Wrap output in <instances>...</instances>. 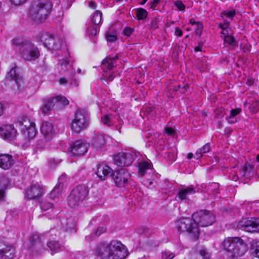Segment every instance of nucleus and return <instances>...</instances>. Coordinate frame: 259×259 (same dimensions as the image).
<instances>
[{"label":"nucleus","instance_id":"nucleus-1","mask_svg":"<svg viewBox=\"0 0 259 259\" xmlns=\"http://www.w3.org/2000/svg\"><path fill=\"white\" fill-rule=\"evenodd\" d=\"M93 254L97 259H124L128 255L125 246L116 240L99 244Z\"/></svg>","mask_w":259,"mask_h":259},{"label":"nucleus","instance_id":"nucleus-2","mask_svg":"<svg viewBox=\"0 0 259 259\" xmlns=\"http://www.w3.org/2000/svg\"><path fill=\"white\" fill-rule=\"evenodd\" d=\"M52 6L51 0H37L30 6L29 16L33 20L41 22L50 15Z\"/></svg>","mask_w":259,"mask_h":259},{"label":"nucleus","instance_id":"nucleus-3","mask_svg":"<svg viewBox=\"0 0 259 259\" xmlns=\"http://www.w3.org/2000/svg\"><path fill=\"white\" fill-rule=\"evenodd\" d=\"M223 245L224 249L232 257L243 255L247 250V246L240 237H228L224 239Z\"/></svg>","mask_w":259,"mask_h":259},{"label":"nucleus","instance_id":"nucleus-4","mask_svg":"<svg viewBox=\"0 0 259 259\" xmlns=\"http://www.w3.org/2000/svg\"><path fill=\"white\" fill-rule=\"evenodd\" d=\"M13 44L19 47L20 54L25 61L35 60L40 55L37 47L29 41H23L21 38H16L13 39Z\"/></svg>","mask_w":259,"mask_h":259},{"label":"nucleus","instance_id":"nucleus-5","mask_svg":"<svg viewBox=\"0 0 259 259\" xmlns=\"http://www.w3.org/2000/svg\"><path fill=\"white\" fill-rule=\"evenodd\" d=\"M176 227L180 232H187L192 240H196L199 238V229L197 224L194 223L193 217L180 218L176 222Z\"/></svg>","mask_w":259,"mask_h":259},{"label":"nucleus","instance_id":"nucleus-6","mask_svg":"<svg viewBox=\"0 0 259 259\" xmlns=\"http://www.w3.org/2000/svg\"><path fill=\"white\" fill-rule=\"evenodd\" d=\"M89 124V117L87 112L83 110H78L71 124V128L75 133H79L86 128Z\"/></svg>","mask_w":259,"mask_h":259},{"label":"nucleus","instance_id":"nucleus-7","mask_svg":"<svg viewBox=\"0 0 259 259\" xmlns=\"http://www.w3.org/2000/svg\"><path fill=\"white\" fill-rule=\"evenodd\" d=\"M89 193L88 187L84 185L77 186L68 197V203L71 207L77 206L87 197Z\"/></svg>","mask_w":259,"mask_h":259},{"label":"nucleus","instance_id":"nucleus-8","mask_svg":"<svg viewBox=\"0 0 259 259\" xmlns=\"http://www.w3.org/2000/svg\"><path fill=\"white\" fill-rule=\"evenodd\" d=\"M194 223L199 227H205L211 225L215 221V217L211 212L207 210H200L192 215Z\"/></svg>","mask_w":259,"mask_h":259},{"label":"nucleus","instance_id":"nucleus-9","mask_svg":"<svg viewBox=\"0 0 259 259\" xmlns=\"http://www.w3.org/2000/svg\"><path fill=\"white\" fill-rule=\"evenodd\" d=\"M21 131L24 138L28 141L33 139L37 133L35 124L34 122L27 117H23L19 121Z\"/></svg>","mask_w":259,"mask_h":259},{"label":"nucleus","instance_id":"nucleus-10","mask_svg":"<svg viewBox=\"0 0 259 259\" xmlns=\"http://www.w3.org/2000/svg\"><path fill=\"white\" fill-rule=\"evenodd\" d=\"M38 38L44 46L51 50H58L61 48V40L47 32H42L38 35Z\"/></svg>","mask_w":259,"mask_h":259},{"label":"nucleus","instance_id":"nucleus-11","mask_svg":"<svg viewBox=\"0 0 259 259\" xmlns=\"http://www.w3.org/2000/svg\"><path fill=\"white\" fill-rule=\"evenodd\" d=\"M112 178L116 185L119 187H125L130 183L132 180L131 175L125 168L115 170L113 173Z\"/></svg>","mask_w":259,"mask_h":259},{"label":"nucleus","instance_id":"nucleus-12","mask_svg":"<svg viewBox=\"0 0 259 259\" xmlns=\"http://www.w3.org/2000/svg\"><path fill=\"white\" fill-rule=\"evenodd\" d=\"M136 157L132 151L121 152L114 156V163L118 166H128L132 164Z\"/></svg>","mask_w":259,"mask_h":259},{"label":"nucleus","instance_id":"nucleus-13","mask_svg":"<svg viewBox=\"0 0 259 259\" xmlns=\"http://www.w3.org/2000/svg\"><path fill=\"white\" fill-rule=\"evenodd\" d=\"M237 226L246 232H257L259 231V218L242 219L238 223Z\"/></svg>","mask_w":259,"mask_h":259},{"label":"nucleus","instance_id":"nucleus-14","mask_svg":"<svg viewBox=\"0 0 259 259\" xmlns=\"http://www.w3.org/2000/svg\"><path fill=\"white\" fill-rule=\"evenodd\" d=\"M90 145L82 140H77L73 142L68 148L70 155L80 156L87 152Z\"/></svg>","mask_w":259,"mask_h":259},{"label":"nucleus","instance_id":"nucleus-15","mask_svg":"<svg viewBox=\"0 0 259 259\" xmlns=\"http://www.w3.org/2000/svg\"><path fill=\"white\" fill-rule=\"evenodd\" d=\"M115 61L114 58H106L102 62V69L104 72L103 75L109 81H112L114 78L111 70L114 66Z\"/></svg>","mask_w":259,"mask_h":259},{"label":"nucleus","instance_id":"nucleus-16","mask_svg":"<svg viewBox=\"0 0 259 259\" xmlns=\"http://www.w3.org/2000/svg\"><path fill=\"white\" fill-rule=\"evenodd\" d=\"M40 133L46 141H50L55 137V130L53 125L49 122H43L40 126Z\"/></svg>","mask_w":259,"mask_h":259},{"label":"nucleus","instance_id":"nucleus-17","mask_svg":"<svg viewBox=\"0 0 259 259\" xmlns=\"http://www.w3.org/2000/svg\"><path fill=\"white\" fill-rule=\"evenodd\" d=\"M0 135L5 140H14L17 135V131L12 124H6L0 127Z\"/></svg>","mask_w":259,"mask_h":259},{"label":"nucleus","instance_id":"nucleus-18","mask_svg":"<svg viewBox=\"0 0 259 259\" xmlns=\"http://www.w3.org/2000/svg\"><path fill=\"white\" fill-rule=\"evenodd\" d=\"M44 194V189L39 184H33L26 190V196L29 199H38Z\"/></svg>","mask_w":259,"mask_h":259},{"label":"nucleus","instance_id":"nucleus-19","mask_svg":"<svg viewBox=\"0 0 259 259\" xmlns=\"http://www.w3.org/2000/svg\"><path fill=\"white\" fill-rule=\"evenodd\" d=\"M64 179V176L62 175L59 178L58 184L53 190L50 192L49 195V199L50 201H55L59 199L61 196V193L63 189V183L62 181Z\"/></svg>","mask_w":259,"mask_h":259},{"label":"nucleus","instance_id":"nucleus-20","mask_svg":"<svg viewBox=\"0 0 259 259\" xmlns=\"http://www.w3.org/2000/svg\"><path fill=\"white\" fill-rule=\"evenodd\" d=\"M14 164V159L12 155L8 154H0V167L7 170L11 168Z\"/></svg>","mask_w":259,"mask_h":259},{"label":"nucleus","instance_id":"nucleus-21","mask_svg":"<svg viewBox=\"0 0 259 259\" xmlns=\"http://www.w3.org/2000/svg\"><path fill=\"white\" fill-rule=\"evenodd\" d=\"M0 254L4 259H12L14 256V249L12 246L0 242Z\"/></svg>","mask_w":259,"mask_h":259},{"label":"nucleus","instance_id":"nucleus-22","mask_svg":"<svg viewBox=\"0 0 259 259\" xmlns=\"http://www.w3.org/2000/svg\"><path fill=\"white\" fill-rule=\"evenodd\" d=\"M60 65L62 72H70L71 74H75V70L72 67V62L70 57L63 58L60 60Z\"/></svg>","mask_w":259,"mask_h":259},{"label":"nucleus","instance_id":"nucleus-23","mask_svg":"<svg viewBox=\"0 0 259 259\" xmlns=\"http://www.w3.org/2000/svg\"><path fill=\"white\" fill-rule=\"evenodd\" d=\"M111 170V168L106 164H100L98 167L96 174L101 180H105Z\"/></svg>","mask_w":259,"mask_h":259},{"label":"nucleus","instance_id":"nucleus-24","mask_svg":"<svg viewBox=\"0 0 259 259\" xmlns=\"http://www.w3.org/2000/svg\"><path fill=\"white\" fill-rule=\"evenodd\" d=\"M106 139L102 135L94 136L92 140V145L97 150L101 149L105 144Z\"/></svg>","mask_w":259,"mask_h":259},{"label":"nucleus","instance_id":"nucleus-25","mask_svg":"<svg viewBox=\"0 0 259 259\" xmlns=\"http://www.w3.org/2000/svg\"><path fill=\"white\" fill-rule=\"evenodd\" d=\"M19 71V68L15 65L7 75V78L8 79L14 80L18 86L20 85L19 81L20 80Z\"/></svg>","mask_w":259,"mask_h":259},{"label":"nucleus","instance_id":"nucleus-26","mask_svg":"<svg viewBox=\"0 0 259 259\" xmlns=\"http://www.w3.org/2000/svg\"><path fill=\"white\" fill-rule=\"evenodd\" d=\"M195 193L196 190L195 188L193 186H191L189 187L184 188L180 190L178 194V196L180 199L183 200L186 199L189 195L193 194Z\"/></svg>","mask_w":259,"mask_h":259},{"label":"nucleus","instance_id":"nucleus-27","mask_svg":"<svg viewBox=\"0 0 259 259\" xmlns=\"http://www.w3.org/2000/svg\"><path fill=\"white\" fill-rule=\"evenodd\" d=\"M241 109L237 108L232 109L230 112V115L226 117V120L230 124H233L238 120L237 116L241 112Z\"/></svg>","mask_w":259,"mask_h":259},{"label":"nucleus","instance_id":"nucleus-28","mask_svg":"<svg viewBox=\"0 0 259 259\" xmlns=\"http://www.w3.org/2000/svg\"><path fill=\"white\" fill-rule=\"evenodd\" d=\"M55 105H56L55 101H54V98H49L44 101L43 105L40 110L44 113H46Z\"/></svg>","mask_w":259,"mask_h":259},{"label":"nucleus","instance_id":"nucleus-29","mask_svg":"<svg viewBox=\"0 0 259 259\" xmlns=\"http://www.w3.org/2000/svg\"><path fill=\"white\" fill-rule=\"evenodd\" d=\"M55 105H56L55 101H54V98H49L44 101L43 105L40 110L44 113H46Z\"/></svg>","mask_w":259,"mask_h":259},{"label":"nucleus","instance_id":"nucleus-30","mask_svg":"<svg viewBox=\"0 0 259 259\" xmlns=\"http://www.w3.org/2000/svg\"><path fill=\"white\" fill-rule=\"evenodd\" d=\"M55 105H56L55 101H54V98H49L44 101L43 105L40 110L44 113H46Z\"/></svg>","mask_w":259,"mask_h":259},{"label":"nucleus","instance_id":"nucleus-31","mask_svg":"<svg viewBox=\"0 0 259 259\" xmlns=\"http://www.w3.org/2000/svg\"><path fill=\"white\" fill-rule=\"evenodd\" d=\"M55 105H56L55 101H54V98H49L44 101L43 105L40 110L44 113H46Z\"/></svg>","mask_w":259,"mask_h":259},{"label":"nucleus","instance_id":"nucleus-32","mask_svg":"<svg viewBox=\"0 0 259 259\" xmlns=\"http://www.w3.org/2000/svg\"><path fill=\"white\" fill-rule=\"evenodd\" d=\"M151 162L147 161H141L138 163V171L141 175H144L147 171L152 168Z\"/></svg>","mask_w":259,"mask_h":259},{"label":"nucleus","instance_id":"nucleus-33","mask_svg":"<svg viewBox=\"0 0 259 259\" xmlns=\"http://www.w3.org/2000/svg\"><path fill=\"white\" fill-rule=\"evenodd\" d=\"M9 183V179L6 177L0 178V200L3 199L5 196V191Z\"/></svg>","mask_w":259,"mask_h":259},{"label":"nucleus","instance_id":"nucleus-34","mask_svg":"<svg viewBox=\"0 0 259 259\" xmlns=\"http://www.w3.org/2000/svg\"><path fill=\"white\" fill-rule=\"evenodd\" d=\"M210 255L204 248H201L197 253L193 255L191 259H209Z\"/></svg>","mask_w":259,"mask_h":259},{"label":"nucleus","instance_id":"nucleus-35","mask_svg":"<svg viewBox=\"0 0 259 259\" xmlns=\"http://www.w3.org/2000/svg\"><path fill=\"white\" fill-rule=\"evenodd\" d=\"M210 149L211 148L209 143L205 144L203 147L197 150L195 154V157L196 159H199L204 154L209 152Z\"/></svg>","mask_w":259,"mask_h":259},{"label":"nucleus","instance_id":"nucleus-36","mask_svg":"<svg viewBox=\"0 0 259 259\" xmlns=\"http://www.w3.org/2000/svg\"><path fill=\"white\" fill-rule=\"evenodd\" d=\"M101 121L104 125L110 126L115 123V117L112 114L104 115L102 117Z\"/></svg>","mask_w":259,"mask_h":259},{"label":"nucleus","instance_id":"nucleus-37","mask_svg":"<svg viewBox=\"0 0 259 259\" xmlns=\"http://www.w3.org/2000/svg\"><path fill=\"white\" fill-rule=\"evenodd\" d=\"M102 13L100 11H96L92 15L91 22L95 25L100 24L102 21Z\"/></svg>","mask_w":259,"mask_h":259},{"label":"nucleus","instance_id":"nucleus-38","mask_svg":"<svg viewBox=\"0 0 259 259\" xmlns=\"http://www.w3.org/2000/svg\"><path fill=\"white\" fill-rule=\"evenodd\" d=\"M54 101H55L56 103V106H65L69 104V101L67 99L62 96L59 95L55 97H54Z\"/></svg>","mask_w":259,"mask_h":259},{"label":"nucleus","instance_id":"nucleus-39","mask_svg":"<svg viewBox=\"0 0 259 259\" xmlns=\"http://www.w3.org/2000/svg\"><path fill=\"white\" fill-rule=\"evenodd\" d=\"M48 247L51 251V254L53 255L54 253L58 252L60 248V245L57 241H51L47 243Z\"/></svg>","mask_w":259,"mask_h":259},{"label":"nucleus","instance_id":"nucleus-40","mask_svg":"<svg viewBox=\"0 0 259 259\" xmlns=\"http://www.w3.org/2000/svg\"><path fill=\"white\" fill-rule=\"evenodd\" d=\"M32 249L36 253H40L44 250V246L40 241H35L32 244Z\"/></svg>","mask_w":259,"mask_h":259},{"label":"nucleus","instance_id":"nucleus-41","mask_svg":"<svg viewBox=\"0 0 259 259\" xmlns=\"http://www.w3.org/2000/svg\"><path fill=\"white\" fill-rule=\"evenodd\" d=\"M249 109L252 114H255L259 111V101L254 100L249 102Z\"/></svg>","mask_w":259,"mask_h":259},{"label":"nucleus","instance_id":"nucleus-42","mask_svg":"<svg viewBox=\"0 0 259 259\" xmlns=\"http://www.w3.org/2000/svg\"><path fill=\"white\" fill-rule=\"evenodd\" d=\"M105 37L108 42H114L117 39L116 32L114 31H108L106 32Z\"/></svg>","mask_w":259,"mask_h":259},{"label":"nucleus","instance_id":"nucleus-43","mask_svg":"<svg viewBox=\"0 0 259 259\" xmlns=\"http://www.w3.org/2000/svg\"><path fill=\"white\" fill-rule=\"evenodd\" d=\"M136 12V16L138 20H144L148 16L147 12L143 8L137 9Z\"/></svg>","mask_w":259,"mask_h":259},{"label":"nucleus","instance_id":"nucleus-44","mask_svg":"<svg viewBox=\"0 0 259 259\" xmlns=\"http://www.w3.org/2000/svg\"><path fill=\"white\" fill-rule=\"evenodd\" d=\"M56 204L53 203L50 200H46L40 203V207L44 210H47L51 208H55Z\"/></svg>","mask_w":259,"mask_h":259},{"label":"nucleus","instance_id":"nucleus-45","mask_svg":"<svg viewBox=\"0 0 259 259\" xmlns=\"http://www.w3.org/2000/svg\"><path fill=\"white\" fill-rule=\"evenodd\" d=\"M221 15L222 18H224V17L226 16L228 19L232 20L233 18L236 15V11L233 9L231 10H225L222 12Z\"/></svg>","mask_w":259,"mask_h":259},{"label":"nucleus","instance_id":"nucleus-46","mask_svg":"<svg viewBox=\"0 0 259 259\" xmlns=\"http://www.w3.org/2000/svg\"><path fill=\"white\" fill-rule=\"evenodd\" d=\"M223 39L225 44H228L231 46L233 47L237 45V43L234 38L230 35L224 37Z\"/></svg>","mask_w":259,"mask_h":259},{"label":"nucleus","instance_id":"nucleus-47","mask_svg":"<svg viewBox=\"0 0 259 259\" xmlns=\"http://www.w3.org/2000/svg\"><path fill=\"white\" fill-rule=\"evenodd\" d=\"M229 22H227V21H225L224 24H220V27L222 30V35H223V38L228 35H229V33L228 32V28L229 27Z\"/></svg>","mask_w":259,"mask_h":259},{"label":"nucleus","instance_id":"nucleus-48","mask_svg":"<svg viewBox=\"0 0 259 259\" xmlns=\"http://www.w3.org/2000/svg\"><path fill=\"white\" fill-rule=\"evenodd\" d=\"M61 160L59 159H55L54 158H51L48 161L49 166L52 167L56 166L58 164L61 163Z\"/></svg>","mask_w":259,"mask_h":259},{"label":"nucleus","instance_id":"nucleus-49","mask_svg":"<svg viewBox=\"0 0 259 259\" xmlns=\"http://www.w3.org/2000/svg\"><path fill=\"white\" fill-rule=\"evenodd\" d=\"M252 247L254 249V253L256 256L259 258V241L254 240L252 243Z\"/></svg>","mask_w":259,"mask_h":259},{"label":"nucleus","instance_id":"nucleus-50","mask_svg":"<svg viewBox=\"0 0 259 259\" xmlns=\"http://www.w3.org/2000/svg\"><path fill=\"white\" fill-rule=\"evenodd\" d=\"M175 254L169 252H164L162 254V259H172L175 257Z\"/></svg>","mask_w":259,"mask_h":259},{"label":"nucleus","instance_id":"nucleus-51","mask_svg":"<svg viewBox=\"0 0 259 259\" xmlns=\"http://www.w3.org/2000/svg\"><path fill=\"white\" fill-rule=\"evenodd\" d=\"M175 5L180 11H184L186 8L185 5L180 1H176L175 3Z\"/></svg>","mask_w":259,"mask_h":259},{"label":"nucleus","instance_id":"nucleus-52","mask_svg":"<svg viewBox=\"0 0 259 259\" xmlns=\"http://www.w3.org/2000/svg\"><path fill=\"white\" fill-rule=\"evenodd\" d=\"M69 81L70 80L65 77H60L59 79V84L61 85H69Z\"/></svg>","mask_w":259,"mask_h":259},{"label":"nucleus","instance_id":"nucleus-53","mask_svg":"<svg viewBox=\"0 0 259 259\" xmlns=\"http://www.w3.org/2000/svg\"><path fill=\"white\" fill-rule=\"evenodd\" d=\"M28 0H10L11 3L14 6H21Z\"/></svg>","mask_w":259,"mask_h":259},{"label":"nucleus","instance_id":"nucleus-54","mask_svg":"<svg viewBox=\"0 0 259 259\" xmlns=\"http://www.w3.org/2000/svg\"><path fill=\"white\" fill-rule=\"evenodd\" d=\"M106 231V229L104 227H99L95 231V234L97 236H99Z\"/></svg>","mask_w":259,"mask_h":259},{"label":"nucleus","instance_id":"nucleus-55","mask_svg":"<svg viewBox=\"0 0 259 259\" xmlns=\"http://www.w3.org/2000/svg\"><path fill=\"white\" fill-rule=\"evenodd\" d=\"M88 33L90 36H94L97 34V29L95 27H91L88 29Z\"/></svg>","mask_w":259,"mask_h":259},{"label":"nucleus","instance_id":"nucleus-56","mask_svg":"<svg viewBox=\"0 0 259 259\" xmlns=\"http://www.w3.org/2000/svg\"><path fill=\"white\" fill-rule=\"evenodd\" d=\"M150 27L152 29H155L158 27V20L154 18L152 20L150 23Z\"/></svg>","mask_w":259,"mask_h":259},{"label":"nucleus","instance_id":"nucleus-57","mask_svg":"<svg viewBox=\"0 0 259 259\" xmlns=\"http://www.w3.org/2000/svg\"><path fill=\"white\" fill-rule=\"evenodd\" d=\"M133 29L130 27H125L123 30V33L125 35L127 36H130L132 33L133 32Z\"/></svg>","mask_w":259,"mask_h":259},{"label":"nucleus","instance_id":"nucleus-58","mask_svg":"<svg viewBox=\"0 0 259 259\" xmlns=\"http://www.w3.org/2000/svg\"><path fill=\"white\" fill-rule=\"evenodd\" d=\"M165 133L168 135L173 136L175 134V130L171 127H166L165 128Z\"/></svg>","mask_w":259,"mask_h":259},{"label":"nucleus","instance_id":"nucleus-59","mask_svg":"<svg viewBox=\"0 0 259 259\" xmlns=\"http://www.w3.org/2000/svg\"><path fill=\"white\" fill-rule=\"evenodd\" d=\"M69 85L72 87H77L78 85V81L75 79L70 80Z\"/></svg>","mask_w":259,"mask_h":259},{"label":"nucleus","instance_id":"nucleus-60","mask_svg":"<svg viewBox=\"0 0 259 259\" xmlns=\"http://www.w3.org/2000/svg\"><path fill=\"white\" fill-rule=\"evenodd\" d=\"M175 34L177 36H181L183 35V31L179 27L175 28Z\"/></svg>","mask_w":259,"mask_h":259},{"label":"nucleus","instance_id":"nucleus-61","mask_svg":"<svg viewBox=\"0 0 259 259\" xmlns=\"http://www.w3.org/2000/svg\"><path fill=\"white\" fill-rule=\"evenodd\" d=\"M160 0H153L150 4V8L151 9H154L159 3Z\"/></svg>","mask_w":259,"mask_h":259},{"label":"nucleus","instance_id":"nucleus-62","mask_svg":"<svg viewBox=\"0 0 259 259\" xmlns=\"http://www.w3.org/2000/svg\"><path fill=\"white\" fill-rule=\"evenodd\" d=\"M189 23L193 25H195L196 26H198L200 28L201 27V23L199 22L195 21L193 19H191L190 20Z\"/></svg>","mask_w":259,"mask_h":259},{"label":"nucleus","instance_id":"nucleus-63","mask_svg":"<svg viewBox=\"0 0 259 259\" xmlns=\"http://www.w3.org/2000/svg\"><path fill=\"white\" fill-rule=\"evenodd\" d=\"M88 6L90 8L94 9L96 8L97 5L95 2L90 1L88 2Z\"/></svg>","mask_w":259,"mask_h":259},{"label":"nucleus","instance_id":"nucleus-64","mask_svg":"<svg viewBox=\"0 0 259 259\" xmlns=\"http://www.w3.org/2000/svg\"><path fill=\"white\" fill-rule=\"evenodd\" d=\"M253 82H254L253 79L251 78H247L246 80V83L248 85H251L253 84Z\"/></svg>","mask_w":259,"mask_h":259}]
</instances>
